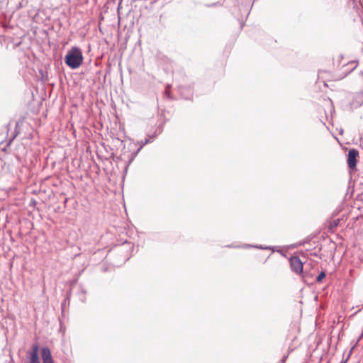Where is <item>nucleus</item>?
<instances>
[{
    "label": "nucleus",
    "instance_id": "obj_1",
    "mask_svg": "<svg viewBox=\"0 0 363 363\" xmlns=\"http://www.w3.org/2000/svg\"><path fill=\"white\" fill-rule=\"evenodd\" d=\"M83 55L81 50L77 47H72L65 56V63L72 69H77L83 62Z\"/></svg>",
    "mask_w": 363,
    "mask_h": 363
},
{
    "label": "nucleus",
    "instance_id": "obj_2",
    "mask_svg": "<svg viewBox=\"0 0 363 363\" xmlns=\"http://www.w3.org/2000/svg\"><path fill=\"white\" fill-rule=\"evenodd\" d=\"M290 267L292 272L297 274H303V262L297 256L291 257L289 259Z\"/></svg>",
    "mask_w": 363,
    "mask_h": 363
},
{
    "label": "nucleus",
    "instance_id": "obj_3",
    "mask_svg": "<svg viewBox=\"0 0 363 363\" xmlns=\"http://www.w3.org/2000/svg\"><path fill=\"white\" fill-rule=\"evenodd\" d=\"M359 156V151L354 148L350 149L347 155V165L350 169L356 168L357 157Z\"/></svg>",
    "mask_w": 363,
    "mask_h": 363
},
{
    "label": "nucleus",
    "instance_id": "obj_4",
    "mask_svg": "<svg viewBox=\"0 0 363 363\" xmlns=\"http://www.w3.org/2000/svg\"><path fill=\"white\" fill-rule=\"evenodd\" d=\"M41 356L43 363H50L53 362L51 352L48 347H43L41 351Z\"/></svg>",
    "mask_w": 363,
    "mask_h": 363
},
{
    "label": "nucleus",
    "instance_id": "obj_5",
    "mask_svg": "<svg viewBox=\"0 0 363 363\" xmlns=\"http://www.w3.org/2000/svg\"><path fill=\"white\" fill-rule=\"evenodd\" d=\"M38 346L34 345L33 346V352L30 354V359L29 363H40L38 358Z\"/></svg>",
    "mask_w": 363,
    "mask_h": 363
},
{
    "label": "nucleus",
    "instance_id": "obj_6",
    "mask_svg": "<svg viewBox=\"0 0 363 363\" xmlns=\"http://www.w3.org/2000/svg\"><path fill=\"white\" fill-rule=\"evenodd\" d=\"M339 223H340L339 219H335V220H333L330 221L329 225H328L329 230H334L339 225Z\"/></svg>",
    "mask_w": 363,
    "mask_h": 363
},
{
    "label": "nucleus",
    "instance_id": "obj_7",
    "mask_svg": "<svg viewBox=\"0 0 363 363\" xmlns=\"http://www.w3.org/2000/svg\"><path fill=\"white\" fill-rule=\"evenodd\" d=\"M325 277V273L324 272H321L318 276L316 277V281L318 282H320L323 278Z\"/></svg>",
    "mask_w": 363,
    "mask_h": 363
},
{
    "label": "nucleus",
    "instance_id": "obj_8",
    "mask_svg": "<svg viewBox=\"0 0 363 363\" xmlns=\"http://www.w3.org/2000/svg\"><path fill=\"white\" fill-rule=\"evenodd\" d=\"M21 42L20 41V42L16 43L14 45L18 47L21 45Z\"/></svg>",
    "mask_w": 363,
    "mask_h": 363
}]
</instances>
